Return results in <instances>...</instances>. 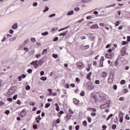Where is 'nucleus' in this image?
Masks as SVG:
<instances>
[{
	"mask_svg": "<svg viewBox=\"0 0 130 130\" xmlns=\"http://www.w3.org/2000/svg\"><path fill=\"white\" fill-rule=\"evenodd\" d=\"M121 85H124V84H125V80H122L120 82Z\"/></svg>",
	"mask_w": 130,
	"mask_h": 130,
	"instance_id": "nucleus-30",
	"label": "nucleus"
},
{
	"mask_svg": "<svg viewBox=\"0 0 130 130\" xmlns=\"http://www.w3.org/2000/svg\"><path fill=\"white\" fill-rule=\"evenodd\" d=\"M109 105V104H108V103H106V104L101 105L100 106V107L101 109H105L107 108V107H108Z\"/></svg>",
	"mask_w": 130,
	"mask_h": 130,
	"instance_id": "nucleus-5",
	"label": "nucleus"
},
{
	"mask_svg": "<svg viewBox=\"0 0 130 130\" xmlns=\"http://www.w3.org/2000/svg\"><path fill=\"white\" fill-rule=\"evenodd\" d=\"M91 64H88V68L86 69L87 72H90V70L91 69Z\"/></svg>",
	"mask_w": 130,
	"mask_h": 130,
	"instance_id": "nucleus-25",
	"label": "nucleus"
},
{
	"mask_svg": "<svg viewBox=\"0 0 130 130\" xmlns=\"http://www.w3.org/2000/svg\"><path fill=\"white\" fill-rule=\"evenodd\" d=\"M77 66L78 68V69H83V68L85 67L84 66V64L83 63L79 61L77 63Z\"/></svg>",
	"mask_w": 130,
	"mask_h": 130,
	"instance_id": "nucleus-4",
	"label": "nucleus"
},
{
	"mask_svg": "<svg viewBox=\"0 0 130 130\" xmlns=\"http://www.w3.org/2000/svg\"><path fill=\"white\" fill-rule=\"evenodd\" d=\"M115 67H117L118 66V60H116L115 61Z\"/></svg>",
	"mask_w": 130,
	"mask_h": 130,
	"instance_id": "nucleus-36",
	"label": "nucleus"
},
{
	"mask_svg": "<svg viewBox=\"0 0 130 130\" xmlns=\"http://www.w3.org/2000/svg\"><path fill=\"white\" fill-rule=\"evenodd\" d=\"M12 29H16L17 28H18V25H17V23L14 24L12 26Z\"/></svg>",
	"mask_w": 130,
	"mask_h": 130,
	"instance_id": "nucleus-14",
	"label": "nucleus"
},
{
	"mask_svg": "<svg viewBox=\"0 0 130 130\" xmlns=\"http://www.w3.org/2000/svg\"><path fill=\"white\" fill-rule=\"evenodd\" d=\"M52 56L54 58H58V56L56 54H53Z\"/></svg>",
	"mask_w": 130,
	"mask_h": 130,
	"instance_id": "nucleus-21",
	"label": "nucleus"
},
{
	"mask_svg": "<svg viewBox=\"0 0 130 130\" xmlns=\"http://www.w3.org/2000/svg\"><path fill=\"white\" fill-rule=\"evenodd\" d=\"M27 73H28V74H31V73H32V69H28Z\"/></svg>",
	"mask_w": 130,
	"mask_h": 130,
	"instance_id": "nucleus-52",
	"label": "nucleus"
},
{
	"mask_svg": "<svg viewBox=\"0 0 130 130\" xmlns=\"http://www.w3.org/2000/svg\"><path fill=\"white\" fill-rule=\"evenodd\" d=\"M106 58H108L109 59H111L113 57H114V53H107L105 55Z\"/></svg>",
	"mask_w": 130,
	"mask_h": 130,
	"instance_id": "nucleus-1",
	"label": "nucleus"
},
{
	"mask_svg": "<svg viewBox=\"0 0 130 130\" xmlns=\"http://www.w3.org/2000/svg\"><path fill=\"white\" fill-rule=\"evenodd\" d=\"M29 105H30V106H34V105H35V103L31 102L29 103Z\"/></svg>",
	"mask_w": 130,
	"mask_h": 130,
	"instance_id": "nucleus-34",
	"label": "nucleus"
},
{
	"mask_svg": "<svg viewBox=\"0 0 130 130\" xmlns=\"http://www.w3.org/2000/svg\"><path fill=\"white\" fill-rule=\"evenodd\" d=\"M33 128H34V129H36L37 128V125L36 124H34L33 125Z\"/></svg>",
	"mask_w": 130,
	"mask_h": 130,
	"instance_id": "nucleus-58",
	"label": "nucleus"
},
{
	"mask_svg": "<svg viewBox=\"0 0 130 130\" xmlns=\"http://www.w3.org/2000/svg\"><path fill=\"white\" fill-rule=\"evenodd\" d=\"M92 19V16L90 15L86 17L87 20H91Z\"/></svg>",
	"mask_w": 130,
	"mask_h": 130,
	"instance_id": "nucleus-33",
	"label": "nucleus"
},
{
	"mask_svg": "<svg viewBox=\"0 0 130 130\" xmlns=\"http://www.w3.org/2000/svg\"><path fill=\"white\" fill-rule=\"evenodd\" d=\"M48 10H49V8H48V7L46 6L45 7V10H43V12L45 13V12H47V11H48Z\"/></svg>",
	"mask_w": 130,
	"mask_h": 130,
	"instance_id": "nucleus-22",
	"label": "nucleus"
},
{
	"mask_svg": "<svg viewBox=\"0 0 130 130\" xmlns=\"http://www.w3.org/2000/svg\"><path fill=\"white\" fill-rule=\"evenodd\" d=\"M90 97H91V98H93V99H94L95 103H97L98 101V99H97V94L94 93H91L90 94Z\"/></svg>",
	"mask_w": 130,
	"mask_h": 130,
	"instance_id": "nucleus-3",
	"label": "nucleus"
},
{
	"mask_svg": "<svg viewBox=\"0 0 130 130\" xmlns=\"http://www.w3.org/2000/svg\"><path fill=\"white\" fill-rule=\"evenodd\" d=\"M31 41L32 42H35V41H36V40L35 39V38H31Z\"/></svg>",
	"mask_w": 130,
	"mask_h": 130,
	"instance_id": "nucleus-47",
	"label": "nucleus"
},
{
	"mask_svg": "<svg viewBox=\"0 0 130 130\" xmlns=\"http://www.w3.org/2000/svg\"><path fill=\"white\" fill-rule=\"evenodd\" d=\"M40 56H41V54L36 55V57H37V58H38V57H40Z\"/></svg>",
	"mask_w": 130,
	"mask_h": 130,
	"instance_id": "nucleus-56",
	"label": "nucleus"
},
{
	"mask_svg": "<svg viewBox=\"0 0 130 130\" xmlns=\"http://www.w3.org/2000/svg\"><path fill=\"white\" fill-rule=\"evenodd\" d=\"M127 44V42L126 41H123L122 42V45H126Z\"/></svg>",
	"mask_w": 130,
	"mask_h": 130,
	"instance_id": "nucleus-37",
	"label": "nucleus"
},
{
	"mask_svg": "<svg viewBox=\"0 0 130 130\" xmlns=\"http://www.w3.org/2000/svg\"><path fill=\"white\" fill-rule=\"evenodd\" d=\"M74 14V11L72 10L71 11H70L68 14V16H71V15H73Z\"/></svg>",
	"mask_w": 130,
	"mask_h": 130,
	"instance_id": "nucleus-19",
	"label": "nucleus"
},
{
	"mask_svg": "<svg viewBox=\"0 0 130 130\" xmlns=\"http://www.w3.org/2000/svg\"><path fill=\"white\" fill-rule=\"evenodd\" d=\"M34 67H35V69H37L38 68V63H35Z\"/></svg>",
	"mask_w": 130,
	"mask_h": 130,
	"instance_id": "nucleus-46",
	"label": "nucleus"
},
{
	"mask_svg": "<svg viewBox=\"0 0 130 130\" xmlns=\"http://www.w3.org/2000/svg\"><path fill=\"white\" fill-rule=\"evenodd\" d=\"M5 114H7V115L10 114V111L9 110H6L5 111Z\"/></svg>",
	"mask_w": 130,
	"mask_h": 130,
	"instance_id": "nucleus-49",
	"label": "nucleus"
},
{
	"mask_svg": "<svg viewBox=\"0 0 130 130\" xmlns=\"http://www.w3.org/2000/svg\"><path fill=\"white\" fill-rule=\"evenodd\" d=\"M26 115V110L25 109H23L22 110L20 114H19V116L20 117H24Z\"/></svg>",
	"mask_w": 130,
	"mask_h": 130,
	"instance_id": "nucleus-6",
	"label": "nucleus"
},
{
	"mask_svg": "<svg viewBox=\"0 0 130 130\" xmlns=\"http://www.w3.org/2000/svg\"><path fill=\"white\" fill-rule=\"evenodd\" d=\"M68 112H69V114H71V115L72 114H74V111L71 108L69 109Z\"/></svg>",
	"mask_w": 130,
	"mask_h": 130,
	"instance_id": "nucleus-15",
	"label": "nucleus"
},
{
	"mask_svg": "<svg viewBox=\"0 0 130 130\" xmlns=\"http://www.w3.org/2000/svg\"><path fill=\"white\" fill-rule=\"evenodd\" d=\"M90 29H99V26L97 24H94L90 27Z\"/></svg>",
	"mask_w": 130,
	"mask_h": 130,
	"instance_id": "nucleus-8",
	"label": "nucleus"
},
{
	"mask_svg": "<svg viewBox=\"0 0 130 130\" xmlns=\"http://www.w3.org/2000/svg\"><path fill=\"white\" fill-rule=\"evenodd\" d=\"M73 102L74 104H78L79 103V102H78V100H77L75 99H73Z\"/></svg>",
	"mask_w": 130,
	"mask_h": 130,
	"instance_id": "nucleus-24",
	"label": "nucleus"
},
{
	"mask_svg": "<svg viewBox=\"0 0 130 130\" xmlns=\"http://www.w3.org/2000/svg\"><path fill=\"white\" fill-rule=\"evenodd\" d=\"M28 42H29V40H26L25 41H24V44H27V43H28Z\"/></svg>",
	"mask_w": 130,
	"mask_h": 130,
	"instance_id": "nucleus-62",
	"label": "nucleus"
},
{
	"mask_svg": "<svg viewBox=\"0 0 130 130\" xmlns=\"http://www.w3.org/2000/svg\"><path fill=\"white\" fill-rule=\"evenodd\" d=\"M40 75L41 76H43V75H44V71H41L40 73Z\"/></svg>",
	"mask_w": 130,
	"mask_h": 130,
	"instance_id": "nucleus-64",
	"label": "nucleus"
},
{
	"mask_svg": "<svg viewBox=\"0 0 130 130\" xmlns=\"http://www.w3.org/2000/svg\"><path fill=\"white\" fill-rule=\"evenodd\" d=\"M47 79V77H42V78H41V80H42V81H46Z\"/></svg>",
	"mask_w": 130,
	"mask_h": 130,
	"instance_id": "nucleus-32",
	"label": "nucleus"
},
{
	"mask_svg": "<svg viewBox=\"0 0 130 130\" xmlns=\"http://www.w3.org/2000/svg\"><path fill=\"white\" fill-rule=\"evenodd\" d=\"M80 95H81V96H84V95H85V92L82 91V92L80 93Z\"/></svg>",
	"mask_w": 130,
	"mask_h": 130,
	"instance_id": "nucleus-54",
	"label": "nucleus"
},
{
	"mask_svg": "<svg viewBox=\"0 0 130 130\" xmlns=\"http://www.w3.org/2000/svg\"><path fill=\"white\" fill-rule=\"evenodd\" d=\"M120 22L119 21H116V22H115V26H116V27H117V26H118L119 25V24H120Z\"/></svg>",
	"mask_w": 130,
	"mask_h": 130,
	"instance_id": "nucleus-40",
	"label": "nucleus"
},
{
	"mask_svg": "<svg viewBox=\"0 0 130 130\" xmlns=\"http://www.w3.org/2000/svg\"><path fill=\"white\" fill-rule=\"evenodd\" d=\"M92 75V72H89L88 74L87 75L86 79H88V81H91V75Z\"/></svg>",
	"mask_w": 130,
	"mask_h": 130,
	"instance_id": "nucleus-9",
	"label": "nucleus"
},
{
	"mask_svg": "<svg viewBox=\"0 0 130 130\" xmlns=\"http://www.w3.org/2000/svg\"><path fill=\"white\" fill-rule=\"evenodd\" d=\"M52 17H55V14L53 13L49 16V18H52Z\"/></svg>",
	"mask_w": 130,
	"mask_h": 130,
	"instance_id": "nucleus-31",
	"label": "nucleus"
},
{
	"mask_svg": "<svg viewBox=\"0 0 130 130\" xmlns=\"http://www.w3.org/2000/svg\"><path fill=\"white\" fill-rule=\"evenodd\" d=\"M30 89H31V87H30V86L29 85H26V87H25V89L26 90H30Z\"/></svg>",
	"mask_w": 130,
	"mask_h": 130,
	"instance_id": "nucleus-28",
	"label": "nucleus"
},
{
	"mask_svg": "<svg viewBox=\"0 0 130 130\" xmlns=\"http://www.w3.org/2000/svg\"><path fill=\"white\" fill-rule=\"evenodd\" d=\"M99 25L101 26V27H104V26H105V24H104V23H100Z\"/></svg>",
	"mask_w": 130,
	"mask_h": 130,
	"instance_id": "nucleus-43",
	"label": "nucleus"
},
{
	"mask_svg": "<svg viewBox=\"0 0 130 130\" xmlns=\"http://www.w3.org/2000/svg\"><path fill=\"white\" fill-rule=\"evenodd\" d=\"M81 3H89V1L88 0H82L81 1Z\"/></svg>",
	"mask_w": 130,
	"mask_h": 130,
	"instance_id": "nucleus-27",
	"label": "nucleus"
},
{
	"mask_svg": "<svg viewBox=\"0 0 130 130\" xmlns=\"http://www.w3.org/2000/svg\"><path fill=\"white\" fill-rule=\"evenodd\" d=\"M95 84H96V85H99V84H100V81L99 80H95Z\"/></svg>",
	"mask_w": 130,
	"mask_h": 130,
	"instance_id": "nucleus-38",
	"label": "nucleus"
},
{
	"mask_svg": "<svg viewBox=\"0 0 130 130\" xmlns=\"http://www.w3.org/2000/svg\"><path fill=\"white\" fill-rule=\"evenodd\" d=\"M91 116H93V117L96 116V113H91Z\"/></svg>",
	"mask_w": 130,
	"mask_h": 130,
	"instance_id": "nucleus-61",
	"label": "nucleus"
},
{
	"mask_svg": "<svg viewBox=\"0 0 130 130\" xmlns=\"http://www.w3.org/2000/svg\"><path fill=\"white\" fill-rule=\"evenodd\" d=\"M36 120L37 123H39V120H41V117H40V115H39L38 118H36Z\"/></svg>",
	"mask_w": 130,
	"mask_h": 130,
	"instance_id": "nucleus-11",
	"label": "nucleus"
},
{
	"mask_svg": "<svg viewBox=\"0 0 130 130\" xmlns=\"http://www.w3.org/2000/svg\"><path fill=\"white\" fill-rule=\"evenodd\" d=\"M7 100L9 102H12V101H13V99L12 98H8L7 99Z\"/></svg>",
	"mask_w": 130,
	"mask_h": 130,
	"instance_id": "nucleus-50",
	"label": "nucleus"
},
{
	"mask_svg": "<svg viewBox=\"0 0 130 130\" xmlns=\"http://www.w3.org/2000/svg\"><path fill=\"white\" fill-rule=\"evenodd\" d=\"M82 124L83 125H84V126H87V121L85 120L82 122Z\"/></svg>",
	"mask_w": 130,
	"mask_h": 130,
	"instance_id": "nucleus-26",
	"label": "nucleus"
},
{
	"mask_svg": "<svg viewBox=\"0 0 130 130\" xmlns=\"http://www.w3.org/2000/svg\"><path fill=\"white\" fill-rule=\"evenodd\" d=\"M113 116V114H110L107 117V120H109V119H110V118H111V117H112Z\"/></svg>",
	"mask_w": 130,
	"mask_h": 130,
	"instance_id": "nucleus-20",
	"label": "nucleus"
},
{
	"mask_svg": "<svg viewBox=\"0 0 130 130\" xmlns=\"http://www.w3.org/2000/svg\"><path fill=\"white\" fill-rule=\"evenodd\" d=\"M79 128H80V125H77L75 126V129L79 130Z\"/></svg>",
	"mask_w": 130,
	"mask_h": 130,
	"instance_id": "nucleus-48",
	"label": "nucleus"
},
{
	"mask_svg": "<svg viewBox=\"0 0 130 130\" xmlns=\"http://www.w3.org/2000/svg\"><path fill=\"white\" fill-rule=\"evenodd\" d=\"M68 33V31L62 32L59 34L60 36H66V35Z\"/></svg>",
	"mask_w": 130,
	"mask_h": 130,
	"instance_id": "nucleus-18",
	"label": "nucleus"
},
{
	"mask_svg": "<svg viewBox=\"0 0 130 130\" xmlns=\"http://www.w3.org/2000/svg\"><path fill=\"white\" fill-rule=\"evenodd\" d=\"M17 79H18L19 82H20V81H21V80H22V76H18L17 77Z\"/></svg>",
	"mask_w": 130,
	"mask_h": 130,
	"instance_id": "nucleus-60",
	"label": "nucleus"
},
{
	"mask_svg": "<svg viewBox=\"0 0 130 130\" xmlns=\"http://www.w3.org/2000/svg\"><path fill=\"white\" fill-rule=\"evenodd\" d=\"M112 129H115L116 128V124H113L112 126Z\"/></svg>",
	"mask_w": 130,
	"mask_h": 130,
	"instance_id": "nucleus-35",
	"label": "nucleus"
},
{
	"mask_svg": "<svg viewBox=\"0 0 130 130\" xmlns=\"http://www.w3.org/2000/svg\"><path fill=\"white\" fill-rule=\"evenodd\" d=\"M125 118H126V119H127V120H129V119H130V118H129V116H128V115H126Z\"/></svg>",
	"mask_w": 130,
	"mask_h": 130,
	"instance_id": "nucleus-41",
	"label": "nucleus"
},
{
	"mask_svg": "<svg viewBox=\"0 0 130 130\" xmlns=\"http://www.w3.org/2000/svg\"><path fill=\"white\" fill-rule=\"evenodd\" d=\"M80 79H79V78H76V82H77V83H80Z\"/></svg>",
	"mask_w": 130,
	"mask_h": 130,
	"instance_id": "nucleus-53",
	"label": "nucleus"
},
{
	"mask_svg": "<svg viewBox=\"0 0 130 130\" xmlns=\"http://www.w3.org/2000/svg\"><path fill=\"white\" fill-rule=\"evenodd\" d=\"M119 101H123L124 100V99L123 97H120L119 99Z\"/></svg>",
	"mask_w": 130,
	"mask_h": 130,
	"instance_id": "nucleus-55",
	"label": "nucleus"
},
{
	"mask_svg": "<svg viewBox=\"0 0 130 130\" xmlns=\"http://www.w3.org/2000/svg\"><path fill=\"white\" fill-rule=\"evenodd\" d=\"M113 89L114 90H116L117 89V85H113Z\"/></svg>",
	"mask_w": 130,
	"mask_h": 130,
	"instance_id": "nucleus-59",
	"label": "nucleus"
},
{
	"mask_svg": "<svg viewBox=\"0 0 130 130\" xmlns=\"http://www.w3.org/2000/svg\"><path fill=\"white\" fill-rule=\"evenodd\" d=\"M124 113H122V112L120 111L119 112V122H120L121 123H122V122H123V115H124Z\"/></svg>",
	"mask_w": 130,
	"mask_h": 130,
	"instance_id": "nucleus-2",
	"label": "nucleus"
},
{
	"mask_svg": "<svg viewBox=\"0 0 130 130\" xmlns=\"http://www.w3.org/2000/svg\"><path fill=\"white\" fill-rule=\"evenodd\" d=\"M129 41H130V37H129V36H128V37H127V42H129Z\"/></svg>",
	"mask_w": 130,
	"mask_h": 130,
	"instance_id": "nucleus-63",
	"label": "nucleus"
},
{
	"mask_svg": "<svg viewBox=\"0 0 130 130\" xmlns=\"http://www.w3.org/2000/svg\"><path fill=\"white\" fill-rule=\"evenodd\" d=\"M66 118L68 119H71V118L72 117V115L71 114H68L66 116Z\"/></svg>",
	"mask_w": 130,
	"mask_h": 130,
	"instance_id": "nucleus-13",
	"label": "nucleus"
},
{
	"mask_svg": "<svg viewBox=\"0 0 130 130\" xmlns=\"http://www.w3.org/2000/svg\"><path fill=\"white\" fill-rule=\"evenodd\" d=\"M89 90H93L94 89V86L93 85H90V86L89 88Z\"/></svg>",
	"mask_w": 130,
	"mask_h": 130,
	"instance_id": "nucleus-51",
	"label": "nucleus"
},
{
	"mask_svg": "<svg viewBox=\"0 0 130 130\" xmlns=\"http://www.w3.org/2000/svg\"><path fill=\"white\" fill-rule=\"evenodd\" d=\"M91 111H92L93 112H96V111H97V110H96L95 108H92L91 109Z\"/></svg>",
	"mask_w": 130,
	"mask_h": 130,
	"instance_id": "nucleus-39",
	"label": "nucleus"
},
{
	"mask_svg": "<svg viewBox=\"0 0 130 130\" xmlns=\"http://www.w3.org/2000/svg\"><path fill=\"white\" fill-rule=\"evenodd\" d=\"M46 52H47V49H44L43 50V52H42V55H44V54H45Z\"/></svg>",
	"mask_w": 130,
	"mask_h": 130,
	"instance_id": "nucleus-17",
	"label": "nucleus"
},
{
	"mask_svg": "<svg viewBox=\"0 0 130 130\" xmlns=\"http://www.w3.org/2000/svg\"><path fill=\"white\" fill-rule=\"evenodd\" d=\"M50 106V103H47L45 105V108H48Z\"/></svg>",
	"mask_w": 130,
	"mask_h": 130,
	"instance_id": "nucleus-29",
	"label": "nucleus"
},
{
	"mask_svg": "<svg viewBox=\"0 0 130 130\" xmlns=\"http://www.w3.org/2000/svg\"><path fill=\"white\" fill-rule=\"evenodd\" d=\"M107 76V73H106V72H103L102 74V77L103 78H105V77H106Z\"/></svg>",
	"mask_w": 130,
	"mask_h": 130,
	"instance_id": "nucleus-16",
	"label": "nucleus"
},
{
	"mask_svg": "<svg viewBox=\"0 0 130 130\" xmlns=\"http://www.w3.org/2000/svg\"><path fill=\"white\" fill-rule=\"evenodd\" d=\"M38 5V3H37V2H35V3H33L32 6H33V7H36V6H37Z\"/></svg>",
	"mask_w": 130,
	"mask_h": 130,
	"instance_id": "nucleus-44",
	"label": "nucleus"
},
{
	"mask_svg": "<svg viewBox=\"0 0 130 130\" xmlns=\"http://www.w3.org/2000/svg\"><path fill=\"white\" fill-rule=\"evenodd\" d=\"M55 106H56L55 110H56V111H59V106H58V104H57V103H56L55 104Z\"/></svg>",
	"mask_w": 130,
	"mask_h": 130,
	"instance_id": "nucleus-12",
	"label": "nucleus"
},
{
	"mask_svg": "<svg viewBox=\"0 0 130 130\" xmlns=\"http://www.w3.org/2000/svg\"><path fill=\"white\" fill-rule=\"evenodd\" d=\"M87 120H88V122L90 123L92 119H91V118H90V117H87Z\"/></svg>",
	"mask_w": 130,
	"mask_h": 130,
	"instance_id": "nucleus-42",
	"label": "nucleus"
},
{
	"mask_svg": "<svg viewBox=\"0 0 130 130\" xmlns=\"http://www.w3.org/2000/svg\"><path fill=\"white\" fill-rule=\"evenodd\" d=\"M65 87H66V88H70V84L67 83V84L65 85Z\"/></svg>",
	"mask_w": 130,
	"mask_h": 130,
	"instance_id": "nucleus-45",
	"label": "nucleus"
},
{
	"mask_svg": "<svg viewBox=\"0 0 130 130\" xmlns=\"http://www.w3.org/2000/svg\"><path fill=\"white\" fill-rule=\"evenodd\" d=\"M42 35L43 36H46V35H48V31H45L44 32L42 33Z\"/></svg>",
	"mask_w": 130,
	"mask_h": 130,
	"instance_id": "nucleus-23",
	"label": "nucleus"
},
{
	"mask_svg": "<svg viewBox=\"0 0 130 130\" xmlns=\"http://www.w3.org/2000/svg\"><path fill=\"white\" fill-rule=\"evenodd\" d=\"M108 83H112V82H113V78L110 77V76L108 79Z\"/></svg>",
	"mask_w": 130,
	"mask_h": 130,
	"instance_id": "nucleus-10",
	"label": "nucleus"
},
{
	"mask_svg": "<svg viewBox=\"0 0 130 130\" xmlns=\"http://www.w3.org/2000/svg\"><path fill=\"white\" fill-rule=\"evenodd\" d=\"M90 47V46L89 45H85L82 46L81 47V50H86V49H88V48Z\"/></svg>",
	"mask_w": 130,
	"mask_h": 130,
	"instance_id": "nucleus-7",
	"label": "nucleus"
},
{
	"mask_svg": "<svg viewBox=\"0 0 130 130\" xmlns=\"http://www.w3.org/2000/svg\"><path fill=\"white\" fill-rule=\"evenodd\" d=\"M17 104H18V105H21V101L20 100H18L17 101Z\"/></svg>",
	"mask_w": 130,
	"mask_h": 130,
	"instance_id": "nucleus-57",
	"label": "nucleus"
}]
</instances>
